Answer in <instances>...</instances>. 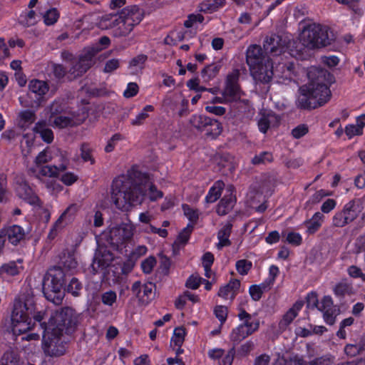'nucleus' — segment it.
Masks as SVG:
<instances>
[{"label":"nucleus","instance_id":"f257e3e1","mask_svg":"<svg viewBox=\"0 0 365 365\" xmlns=\"http://www.w3.org/2000/svg\"><path fill=\"white\" fill-rule=\"evenodd\" d=\"M148 196L151 201L163 197L152 180L146 175L140 174L136 179L130 175L116 178L112 185L111 200L121 210H128L133 206L140 205Z\"/></svg>","mask_w":365,"mask_h":365},{"label":"nucleus","instance_id":"f03ea898","mask_svg":"<svg viewBox=\"0 0 365 365\" xmlns=\"http://www.w3.org/2000/svg\"><path fill=\"white\" fill-rule=\"evenodd\" d=\"M299 91L298 103L303 108H314L322 106L329 100L331 96L329 88L320 83L319 79L302 86Z\"/></svg>","mask_w":365,"mask_h":365},{"label":"nucleus","instance_id":"7ed1b4c3","mask_svg":"<svg viewBox=\"0 0 365 365\" xmlns=\"http://www.w3.org/2000/svg\"><path fill=\"white\" fill-rule=\"evenodd\" d=\"M136 232L135 225L128 218L120 222L111 223L107 231L103 232L102 240L115 249L132 240Z\"/></svg>","mask_w":365,"mask_h":365},{"label":"nucleus","instance_id":"20e7f679","mask_svg":"<svg viewBox=\"0 0 365 365\" xmlns=\"http://www.w3.org/2000/svg\"><path fill=\"white\" fill-rule=\"evenodd\" d=\"M64 278L65 272L60 267L49 269L44 278L43 294L48 301L55 304H61L63 298Z\"/></svg>","mask_w":365,"mask_h":365},{"label":"nucleus","instance_id":"39448f33","mask_svg":"<svg viewBox=\"0 0 365 365\" xmlns=\"http://www.w3.org/2000/svg\"><path fill=\"white\" fill-rule=\"evenodd\" d=\"M77 324V316L74 310L65 307L54 312L50 317L48 327L44 329L56 332L58 334L72 333Z\"/></svg>","mask_w":365,"mask_h":365},{"label":"nucleus","instance_id":"423d86ee","mask_svg":"<svg viewBox=\"0 0 365 365\" xmlns=\"http://www.w3.org/2000/svg\"><path fill=\"white\" fill-rule=\"evenodd\" d=\"M30 314H32L31 306H28L21 299L15 302L11 318V330L14 334L19 335L32 329L35 322L30 317Z\"/></svg>","mask_w":365,"mask_h":365},{"label":"nucleus","instance_id":"0eeeda50","mask_svg":"<svg viewBox=\"0 0 365 365\" xmlns=\"http://www.w3.org/2000/svg\"><path fill=\"white\" fill-rule=\"evenodd\" d=\"M277 59L267 60L264 63H261L262 67L261 73L263 76L267 73L268 78L265 80H260L257 78H253L256 82L262 83H267L270 82L274 76L282 79H291L294 75V66L291 62L287 61L283 62L277 63Z\"/></svg>","mask_w":365,"mask_h":365},{"label":"nucleus","instance_id":"6e6552de","mask_svg":"<svg viewBox=\"0 0 365 365\" xmlns=\"http://www.w3.org/2000/svg\"><path fill=\"white\" fill-rule=\"evenodd\" d=\"M317 31L319 29L314 24L303 29L297 41L289 42L288 53L295 58H303L306 50L318 48Z\"/></svg>","mask_w":365,"mask_h":365},{"label":"nucleus","instance_id":"1a4fd4ad","mask_svg":"<svg viewBox=\"0 0 365 365\" xmlns=\"http://www.w3.org/2000/svg\"><path fill=\"white\" fill-rule=\"evenodd\" d=\"M51 159L52 156L50 151L48 149H44L35 158L34 165L29 168V172L39 179L43 177H56L61 171L66 170V165L63 164L58 167L44 165V164L51 161Z\"/></svg>","mask_w":365,"mask_h":365},{"label":"nucleus","instance_id":"9d476101","mask_svg":"<svg viewBox=\"0 0 365 365\" xmlns=\"http://www.w3.org/2000/svg\"><path fill=\"white\" fill-rule=\"evenodd\" d=\"M36 133L39 134L41 139L47 143H51L53 140V133L49 126L44 121H38L32 130L23 135L21 148L22 154L24 156H27L31 153L34 145Z\"/></svg>","mask_w":365,"mask_h":365},{"label":"nucleus","instance_id":"9b49d317","mask_svg":"<svg viewBox=\"0 0 365 365\" xmlns=\"http://www.w3.org/2000/svg\"><path fill=\"white\" fill-rule=\"evenodd\" d=\"M98 25L101 29L110 30L112 34L116 37L128 36L134 29L132 24L121 18L118 13L102 16Z\"/></svg>","mask_w":365,"mask_h":365},{"label":"nucleus","instance_id":"f8f14e48","mask_svg":"<svg viewBox=\"0 0 365 365\" xmlns=\"http://www.w3.org/2000/svg\"><path fill=\"white\" fill-rule=\"evenodd\" d=\"M64 334L44 329L43 334L42 349L46 355L51 357L60 356L66 352Z\"/></svg>","mask_w":365,"mask_h":365},{"label":"nucleus","instance_id":"ddd939ff","mask_svg":"<svg viewBox=\"0 0 365 365\" xmlns=\"http://www.w3.org/2000/svg\"><path fill=\"white\" fill-rule=\"evenodd\" d=\"M270 58H265L263 56V53L260 46L257 45L250 46L247 50V63L249 66L250 73L253 78H257L260 80H265L268 78L267 73L264 76L261 73L262 67L261 63H264L267 60H272Z\"/></svg>","mask_w":365,"mask_h":365},{"label":"nucleus","instance_id":"4468645a","mask_svg":"<svg viewBox=\"0 0 365 365\" xmlns=\"http://www.w3.org/2000/svg\"><path fill=\"white\" fill-rule=\"evenodd\" d=\"M88 116V110L86 108H81L77 113L69 115H60L55 118L53 125L59 128L67 126H73L82 123Z\"/></svg>","mask_w":365,"mask_h":365},{"label":"nucleus","instance_id":"2eb2a0df","mask_svg":"<svg viewBox=\"0 0 365 365\" xmlns=\"http://www.w3.org/2000/svg\"><path fill=\"white\" fill-rule=\"evenodd\" d=\"M238 77L237 70L233 71L227 77L226 86L222 94L227 103L237 101L241 98L242 92L237 84Z\"/></svg>","mask_w":365,"mask_h":365},{"label":"nucleus","instance_id":"dca6fc26","mask_svg":"<svg viewBox=\"0 0 365 365\" xmlns=\"http://www.w3.org/2000/svg\"><path fill=\"white\" fill-rule=\"evenodd\" d=\"M264 47L272 53V57L271 58L277 59V63L280 62L279 61L284 60L282 56H278L282 54L284 55L286 53V40L283 39L282 36L275 34L272 35L266 40Z\"/></svg>","mask_w":365,"mask_h":365},{"label":"nucleus","instance_id":"f3484780","mask_svg":"<svg viewBox=\"0 0 365 365\" xmlns=\"http://www.w3.org/2000/svg\"><path fill=\"white\" fill-rule=\"evenodd\" d=\"M102 48L98 46L86 48L84 54L80 57L78 63L73 67V73L76 76L85 73L93 63V57Z\"/></svg>","mask_w":365,"mask_h":365},{"label":"nucleus","instance_id":"a211bd4d","mask_svg":"<svg viewBox=\"0 0 365 365\" xmlns=\"http://www.w3.org/2000/svg\"><path fill=\"white\" fill-rule=\"evenodd\" d=\"M197 120H203L205 125H207V127H205L207 135L210 136L212 138H216L220 135L222 131V126L221 123L217 120H211L210 118L204 115H194L191 122L192 125L198 129L203 128V125L197 124Z\"/></svg>","mask_w":365,"mask_h":365},{"label":"nucleus","instance_id":"6ab92c4d","mask_svg":"<svg viewBox=\"0 0 365 365\" xmlns=\"http://www.w3.org/2000/svg\"><path fill=\"white\" fill-rule=\"evenodd\" d=\"M15 190L16 195L29 204L38 207L41 205L40 199L26 182L22 180L18 182Z\"/></svg>","mask_w":365,"mask_h":365},{"label":"nucleus","instance_id":"aec40b11","mask_svg":"<svg viewBox=\"0 0 365 365\" xmlns=\"http://www.w3.org/2000/svg\"><path fill=\"white\" fill-rule=\"evenodd\" d=\"M118 14L132 24L133 28L139 24L144 17L143 11L136 5L126 6Z\"/></svg>","mask_w":365,"mask_h":365},{"label":"nucleus","instance_id":"412c9836","mask_svg":"<svg viewBox=\"0 0 365 365\" xmlns=\"http://www.w3.org/2000/svg\"><path fill=\"white\" fill-rule=\"evenodd\" d=\"M153 288L152 283L141 284L137 281L133 284L131 291L140 303L147 304L152 298Z\"/></svg>","mask_w":365,"mask_h":365},{"label":"nucleus","instance_id":"4be33fe9","mask_svg":"<svg viewBox=\"0 0 365 365\" xmlns=\"http://www.w3.org/2000/svg\"><path fill=\"white\" fill-rule=\"evenodd\" d=\"M235 202V188L232 185H228L225 190V195L217 205V214L220 215L227 214L233 208Z\"/></svg>","mask_w":365,"mask_h":365},{"label":"nucleus","instance_id":"5701e85b","mask_svg":"<svg viewBox=\"0 0 365 365\" xmlns=\"http://www.w3.org/2000/svg\"><path fill=\"white\" fill-rule=\"evenodd\" d=\"M78 210V207L76 204L70 205L56 221L51 232L61 230L71 223L75 219Z\"/></svg>","mask_w":365,"mask_h":365},{"label":"nucleus","instance_id":"b1692460","mask_svg":"<svg viewBox=\"0 0 365 365\" xmlns=\"http://www.w3.org/2000/svg\"><path fill=\"white\" fill-rule=\"evenodd\" d=\"M280 119L272 112L260 113L258 120V128L260 132L265 133L272 128L278 126Z\"/></svg>","mask_w":365,"mask_h":365},{"label":"nucleus","instance_id":"393cba45","mask_svg":"<svg viewBox=\"0 0 365 365\" xmlns=\"http://www.w3.org/2000/svg\"><path fill=\"white\" fill-rule=\"evenodd\" d=\"M304 305L303 302L299 301L293 304V306L282 316L279 322V329L284 331L291 324L293 320L297 317L299 311Z\"/></svg>","mask_w":365,"mask_h":365},{"label":"nucleus","instance_id":"a878e982","mask_svg":"<svg viewBox=\"0 0 365 365\" xmlns=\"http://www.w3.org/2000/svg\"><path fill=\"white\" fill-rule=\"evenodd\" d=\"M22 264L23 260L19 259L16 261H11L2 264L0 267V277L6 279L20 274L24 270Z\"/></svg>","mask_w":365,"mask_h":365},{"label":"nucleus","instance_id":"bb28decb","mask_svg":"<svg viewBox=\"0 0 365 365\" xmlns=\"http://www.w3.org/2000/svg\"><path fill=\"white\" fill-rule=\"evenodd\" d=\"M240 282L238 279H232L225 286L220 287L218 296L224 300L232 301L238 293Z\"/></svg>","mask_w":365,"mask_h":365},{"label":"nucleus","instance_id":"cd10ccee","mask_svg":"<svg viewBox=\"0 0 365 365\" xmlns=\"http://www.w3.org/2000/svg\"><path fill=\"white\" fill-rule=\"evenodd\" d=\"M241 324L249 331L250 334L257 331L259 328V319L242 310L238 314Z\"/></svg>","mask_w":365,"mask_h":365},{"label":"nucleus","instance_id":"c85d7f7f","mask_svg":"<svg viewBox=\"0 0 365 365\" xmlns=\"http://www.w3.org/2000/svg\"><path fill=\"white\" fill-rule=\"evenodd\" d=\"M1 231L3 236H6L9 242L14 245L19 243L25 237L24 229L19 225H12Z\"/></svg>","mask_w":365,"mask_h":365},{"label":"nucleus","instance_id":"c756f323","mask_svg":"<svg viewBox=\"0 0 365 365\" xmlns=\"http://www.w3.org/2000/svg\"><path fill=\"white\" fill-rule=\"evenodd\" d=\"M113 259L114 256L110 250L100 247L95 255L93 265L97 264L98 267L103 269L108 267Z\"/></svg>","mask_w":365,"mask_h":365},{"label":"nucleus","instance_id":"7c9ffc66","mask_svg":"<svg viewBox=\"0 0 365 365\" xmlns=\"http://www.w3.org/2000/svg\"><path fill=\"white\" fill-rule=\"evenodd\" d=\"M319 31L316 32L318 48L329 45L334 40V35L331 31L326 26L320 24H314Z\"/></svg>","mask_w":365,"mask_h":365},{"label":"nucleus","instance_id":"2f4dec72","mask_svg":"<svg viewBox=\"0 0 365 365\" xmlns=\"http://www.w3.org/2000/svg\"><path fill=\"white\" fill-rule=\"evenodd\" d=\"M324 218V215L322 213L319 212H315L310 219L304 222L307 227L306 232L308 235L316 233L322 227Z\"/></svg>","mask_w":365,"mask_h":365},{"label":"nucleus","instance_id":"473e14b6","mask_svg":"<svg viewBox=\"0 0 365 365\" xmlns=\"http://www.w3.org/2000/svg\"><path fill=\"white\" fill-rule=\"evenodd\" d=\"M232 224L226 222L223 225L217 232L218 242L216 244L217 249L220 250L224 247H228L231 245L230 236L232 231Z\"/></svg>","mask_w":365,"mask_h":365},{"label":"nucleus","instance_id":"72a5a7b5","mask_svg":"<svg viewBox=\"0 0 365 365\" xmlns=\"http://www.w3.org/2000/svg\"><path fill=\"white\" fill-rule=\"evenodd\" d=\"M247 200L250 206L259 212L265 210L266 207L264 205V196L262 192L258 191H250L247 194Z\"/></svg>","mask_w":365,"mask_h":365},{"label":"nucleus","instance_id":"f704fd0d","mask_svg":"<svg viewBox=\"0 0 365 365\" xmlns=\"http://www.w3.org/2000/svg\"><path fill=\"white\" fill-rule=\"evenodd\" d=\"M225 187V184L221 180L216 181L210 188L207 195L205 197V201L208 203L215 202L221 195L222 191Z\"/></svg>","mask_w":365,"mask_h":365},{"label":"nucleus","instance_id":"c9c22d12","mask_svg":"<svg viewBox=\"0 0 365 365\" xmlns=\"http://www.w3.org/2000/svg\"><path fill=\"white\" fill-rule=\"evenodd\" d=\"M250 334V331H247L241 324H239L237 327L234 328L230 334V341L234 344H239L241 341L249 336Z\"/></svg>","mask_w":365,"mask_h":365},{"label":"nucleus","instance_id":"e433bc0d","mask_svg":"<svg viewBox=\"0 0 365 365\" xmlns=\"http://www.w3.org/2000/svg\"><path fill=\"white\" fill-rule=\"evenodd\" d=\"M225 5V0H205L200 5L201 11L212 13Z\"/></svg>","mask_w":365,"mask_h":365},{"label":"nucleus","instance_id":"4c0bfd02","mask_svg":"<svg viewBox=\"0 0 365 365\" xmlns=\"http://www.w3.org/2000/svg\"><path fill=\"white\" fill-rule=\"evenodd\" d=\"M29 91L36 94L37 96H42L45 95L48 91V87L45 81L34 79L29 82Z\"/></svg>","mask_w":365,"mask_h":365},{"label":"nucleus","instance_id":"58836bf2","mask_svg":"<svg viewBox=\"0 0 365 365\" xmlns=\"http://www.w3.org/2000/svg\"><path fill=\"white\" fill-rule=\"evenodd\" d=\"M35 120V115L33 112L22 111L19 115V125L25 131Z\"/></svg>","mask_w":365,"mask_h":365},{"label":"nucleus","instance_id":"ea45409f","mask_svg":"<svg viewBox=\"0 0 365 365\" xmlns=\"http://www.w3.org/2000/svg\"><path fill=\"white\" fill-rule=\"evenodd\" d=\"M269 284L264 282L259 284H253L249 288V293L254 301H258L262 297L263 292L267 289Z\"/></svg>","mask_w":365,"mask_h":365},{"label":"nucleus","instance_id":"a19ab883","mask_svg":"<svg viewBox=\"0 0 365 365\" xmlns=\"http://www.w3.org/2000/svg\"><path fill=\"white\" fill-rule=\"evenodd\" d=\"M26 303L28 306H31L32 307V314H30V316L33 317L35 322H38L40 324V326L43 329V334H44V328L48 327V324H46L44 322H43V320L46 317V311H36L34 307L32 302H30L29 300H28V302Z\"/></svg>","mask_w":365,"mask_h":365},{"label":"nucleus","instance_id":"79ce46f5","mask_svg":"<svg viewBox=\"0 0 365 365\" xmlns=\"http://www.w3.org/2000/svg\"><path fill=\"white\" fill-rule=\"evenodd\" d=\"M185 335L186 331L183 327H180L175 328L171 338V345L181 346L184 342Z\"/></svg>","mask_w":365,"mask_h":365},{"label":"nucleus","instance_id":"37998d69","mask_svg":"<svg viewBox=\"0 0 365 365\" xmlns=\"http://www.w3.org/2000/svg\"><path fill=\"white\" fill-rule=\"evenodd\" d=\"M154 108L151 105L145 106L143 109L131 120L133 125H140L143 123L145 119L148 117V113L153 112Z\"/></svg>","mask_w":365,"mask_h":365},{"label":"nucleus","instance_id":"c03bdc74","mask_svg":"<svg viewBox=\"0 0 365 365\" xmlns=\"http://www.w3.org/2000/svg\"><path fill=\"white\" fill-rule=\"evenodd\" d=\"M61 263L66 270H73L77 267V261L73 254H63L61 257Z\"/></svg>","mask_w":365,"mask_h":365},{"label":"nucleus","instance_id":"a18cd8bd","mask_svg":"<svg viewBox=\"0 0 365 365\" xmlns=\"http://www.w3.org/2000/svg\"><path fill=\"white\" fill-rule=\"evenodd\" d=\"M147 61V56L140 54L133 58L129 63V68L134 72H137L143 68L144 64Z\"/></svg>","mask_w":365,"mask_h":365},{"label":"nucleus","instance_id":"49530a36","mask_svg":"<svg viewBox=\"0 0 365 365\" xmlns=\"http://www.w3.org/2000/svg\"><path fill=\"white\" fill-rule=\"evenodd\" d=\"M117 294L113 290H108L101 294L102 303L108 307H113L117 302Z\"/></svg>","mask_w":365,"mask_h":365},{"label":"nucleus","instance_id":"de8ad7c7","mask_svg":"<svg viewBox=\"0 0 365 365\" xmlns=\"http://www.w3.org/2000/svg\"><path fill=\"white\" fill-rule=\"evenodd\" d=\"M354 207V202L351 201L345 205L343 210L341 211L349 223L352 222L357 216Z\"/></svg>","mask_w":365,"mask_h":365},{"label":"nucleus","instance_id":"09e8293b","mask_svg":"<svg viewBox=\"0 0 365 365\" xmlns=\"http://www.w3.org/2000/svg\"><path fill=\"white\" fill-rule=\"evenodd\" d=\"M252 267V263L247 259H240L236 262L237 272L242 276L247 275Z\"/></svg>","mask_w":365,"mask_h":365},{"label":"nucleus","instance_id":"8fccbe9b","mask_svg":"<svg viewBox=\"0 0 365 365\" xmlns=\"http://www.w3.org/2000/svg\"><path fill=\"white\" fill-rule=\"evenodd\" d=\"M182 210L185 217L192 222H195L199 217V211L188 205H183Z\"/></svg>","mask_w":365,"mask_h":365},{"label":"nucleus","instance_id":"3c124183","mask_svg":"<svg viewBox=\"0 0 365 365\" xmlns=\"http://www.w3.org/2000/svg\"><path fill=\"white\" fill-rule=\"evenodd\" d=\"M220 70L219 66L216 64H211L206 66L202 73L204 78H207V80H211L216 76Z\"/></svg>","mask_w":365,"mask_h":365},{"label":"nucleus","instance_id":"603ef678","mask_svg":"<svg viewBox=\"0 0 365 365\" xmlns=\"http://www.w3.org/2000/svg\"><path fill=\"white\" fill-rule=\"evenodd\" d=\"M58 17V11L56 9H51L43 15V21L46 25H52L57 21Z\"/></svg>","mask_w":365,"mask_h":365},{"label":"nucleus","instance_id":"864d4df0","mask_svg":"<svg viewBox=\"0 0 365 365\" xmlns=\"http://www.w3.org/2000/svg\"><path fill=\"white\" fill-rule=\"evenodd\" d=\"M192 227L190 225L184 228L178 235L175 243L178 245H185L189 240Z\"/></svg>","mask_w":365,"mask_h":365},{"label":"nucleus","instance_id":"5fc2aeb1","mask_svg":"<svg viewBox=\"0 0 365 365\" xmlns=\"http://www.w3.org/2000/svg\"><path fill=\"white\" fill-rule=\"evenodd\" d=\"M344 132L349 139L363 134V131L356 124L346 125L344 128Z\"/></svg>","mask_w":365,"mask_h":365},{"label":"nucleus","instance_id":"6e6d98bb","mask_svg":"<svg viewBox=\"0 0 365 365\" xmlns=\"http://www.w3.org/2000/svg\"><path fill=\"white\" fill-rule=\"evenodd\" d=\"M156 263L157 261L154 257L150 256L147 257L141 263V268L143 272L146 274L150 273L156 265Z\"/></svg>","mask_w":365,"mask_h":365},{"label":"nucleus","instance_id":"4d7b16f0","mask_svg":"<svg viewBox=\"0 0 365 365\" xmlns=\"http://www.w3.org/2000/svg\"><path fill=\"white\" fill-rule=\"evenodd\" d=\"M214 314L215 317L219 319L222 325L223 323H225L227 317V307L222 305H217L214 309Z\"/></svg>","mask_w":365,"mask_h":365},{"label":"nucleus","instance_id":"13d9d810","mask_svg":"<svg viewBox=\"0 0 365 365\" xmlns=\"http://www.w3.org/2000/svg\"><path fill=\"white\" fill-rule=\"evenodd\" d=\"M20 22L26 26L34 25L35 21V12L34 11H29L26 13H22L20 16Z\"/></svg>","mask_w":365,"mask_h":365},{"label":"nucleus","instance_id":"bf43d9fd","mask_svg":"<svg viewBox=\"0 0 365 365\" xmlns=\"http://www.w3.org/2000/svg\"><path fill=\"white\" fill-rule=\"evenodd\" d=\"M92 149L88 144L83 143L81 146V155L85 162H90L91 164L94 163L91 155Z\"/></svg>","mask_w":365,"mask_h":365},{"label":"nucleus","instance_id":"052dcab7","mask_svg":"<svg viewBox=\"0 0 365 365\" xmlns=\"http://www.w3.org/2000/svg\"><path fill=\"white\" fill-rule=\"evenodd\" d=\"M202 283V278H201L198 274H192L187 279L185 285L189 289H196Z\"/></svg>","mask_w":365,"mask_h":365},{"label":"nucleus","instance_id":"680f3d73","mask_svg":"<svg viewBox=\"0 0 365 365\" xmlns=\"http://www.w3.org/2000/svg\"><path fill=\"white\" fill-rule=\"evenodd\" d=\"M120 65V60L118 58H112L107 61L105 63L103 72L110 73L117 70Z\"/></svg>","mask_w":365,"mask_h":365},{"label":"nucleus","instance_id":"e2e57ef3","mask_svg":"<svg viewBox=\"0 0 365 365\" xmlns=\"http://www.w3.org/2000/svg\"><path fill=\"white\" fill-rule=\"evenodd\" d=\"M204 21V17L200 14H191L188 16L187 19L185 21L184 25L187 28H190L195 26L197 24H200Z\"/></svg>","mask_w":365,"mask_h":365},{"label":"nucleus","instance_id":"0e129e2a","mask_svg":"<svg viewBox=\"0 0 365 365\" xmlns=\"http://www.w3.org/2000/svg\"><path fill=\"white\" fill-rule=\"evenodd\" d=\"M78 175L73 172H66L61 175V180L66 185H71L78 180Z\"/></svg>","mask_w":365,"mask_h":365},{"label":"nucleus","instance_id":"69168bd1","mask_svg":"<svg viewBox=\"0 0 365 365\" xmlns=\"http://www.w3.org/2000/svg\"><path fill=\"white\" fill-rule=\"evenodd\" d=\"M334 292L336 296L342 297L345 294H350L351 287L346 283H340L334 287Z\"/></svg>","mask_w":365,"mask_h":365},{"label":"nucleus","instance_id":"338daca9","mask_svg":"<svg viewBox=\"0 0 365 365\" xmlns=\"http://www.w3.org/2000/svg\"><path fill=\"white\" fill-rule=\"evenodd\" d=\"M308 131V126L305 124H301L292 129V135L294 138L299 139L304 136Z\"/></svg>","mask_w":365,"mask_h":365},{"label":"nucleus","instance_id":"774afa93","mask_svg":"<svg viewBox=\"0 0 365 365\" xmlns=\"http://www.w3.org/2000/svg\"><path fill=\"white\" fill-rule=\"evenodd\" d=\"M235 356V349L232 348L227 353L225 352L220 360L218 361L219 365H232Z\"/></svg>","mask_w":365,"mask_h":365}]
</instances>
